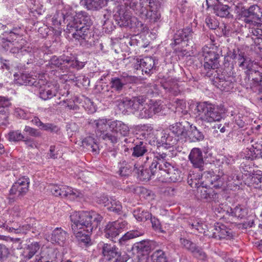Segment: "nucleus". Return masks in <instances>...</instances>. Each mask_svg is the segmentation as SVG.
Returning a JSON list of instances; mask_svg holds the SVG:
<instances>
[{"instance_id":"f257e3e1","label":"nucleus","mask_w":262,"mask_h":262,"mask_svg":"<svg viewBox=\"0 0 262 262\" xmlns=\"http://www.w3.org/2000/svg\"><path fill=\"white\" fill-rule=\"evenodd\" d=\"M70 220L75 237L79 243L87 246L91 242L89 233L97 227L102 216L94 211H75L71 213Z\"/></svg>"},{"instance_id":"f03ea898","label":"nucleus","mask_w":262,"mask_h":262,"mask_svg":"<svg viewBox=\"0 0 262 262\" xmlns=\"http://www.w3.org/2000/svg\"><path fill=\"white\" fill-rule=\"evenodd\" d=\"M94 124L99 138L113 144L117 143L121 137L126 136L129 131L126 124L117 120L99 118L94 121Z\"/></svg>"},{"instance_id":"7ed1b4c3","label":"nucleus","mask_w":262,"mask_h":262,"mask_svg":"<svg viewBox=\"0 0 262 262\" xmlns=\"http://www.w3.org/2000/svg\"><path fill=\"white\" fill-rule=\"evenodd\" d=\"M129 1V3L125 2L124 4L136 11V13L139 14L142 18L148 19L151 22H156L160 19V12L152 5L154 0H140L139 5L134 0Z\"/></svg>"},{"instance_id":"20e7f679","label":"nucleus","mask_w":262,"mask_h":262,"mask_svg":"<svg viewBox=\"0 0 262 262\" xmlns=\"http://www.w3.org/2000/svg\"><path fill=\"white\" fill-rule=\"evenodd\" d=\"M223 112V107L207 102L199 103L196 106L197 116L205 122L220 121Z\"/></svg>"},{"instance_id":"39448f33","label":"nucleus","mask_w":262,"mask_h":262,"mask_svg":"<svg viewBox=\"0 0 262 262\" xmlns=\"http://www.w3.org/2000/svg\"><path fill=\"white\" fill-rule=\"evenodd\" d=\"M165 153L160 154L156 152L155 154V159L158 161L159 170L163 171L166 182H176L181 180V172L178 168L172 166L169 163L164 162L163 160L166 158Z\"/></svg>"},{"instance_id":"423d86ee","label":"nucleus","mask_w":262,"mask_h":262,"mask_svg":"<svg viewBox=\"0 0 262 262\" xmlns=\"http://www.w3.org/2000/svg\"><path fill=\"white\" fill-rule=\"evenodd\" d=\"M241 15L246 26L255 27L251 28V31L258 30L259 25L262 23V9L260 7L257 5H251L248 9L243 10Z\"/></svg>"},{"instance_id":"0eeeda50","label":"nucleus","mask_w":262,"mask_h":262,"mask_svg":"<svg viewBox=\"0 0 262 262\" xmlns=\"http://www.w3.org/2000/svg\"><path fill=\"white\" fill-rule=\"evenodd\" d=\"M89 20V16L85 12H80L75 16L67 14L63 15V20L67 24L66 31L68 33L76 32L83 24H86Z\"/></svg>"},{"instance_id":"6e6552de","label":"nucleus","mask_w":262,"mask_h":262,"mask_svg":"<svg viewBox=\"0 0 262 262\" xmlns=\"http://www.w3.org/2000/svg\"><path fill=\"white\" fill-rule=\"evenodd\" d=\"M37 84L34 86L39 89V97L42 100H46L55 96L56 86L51 82H47L45 75L39 74L36 82Z\"/></svg>"},{"instance_id":"1a4fd4ad","label":"nucleus","mask_w":262,"mask_h":262,"mask_svg":"<svg viewBox=\"0 0 262 262\" xmlns=\"http://www.w3.org/2000/svg\"><path fill=\"white\" fill-rule=\"evenodd\" d=\"M13 36L16 37V34L11 31L10 32L9 39H5L3 38L1 41L2 47L6 50H10V52L12 53H17L18 54L20 53L22 55H25L24 52H26L27 50L24 49L23 44H24L26 41L21 38L16 41H11L10 39H12Z\"/></svg>"},{"instance_id":"9d476101","label":"nucleus","mask_w":262,"mask_h":262,"mask_svg":"<svg viewBox=\"0 0 262 262\" xmlns=\"http://www.w3.org/2000/svg\"><path fill=\"white\" fill-rule=\"evenodd\" d=\"M202 56L204 57V67L205 69H215L218 67L219 56L213 48L204 46L202 48Z\"/></svg>"},{"instance_id":"9b49d317","label":"nucleus","mask_w":262,"mask_h":262,"mask_svg":"<svg viewBox=\"0 0 262 262\" xmlns=\"http://www.w3.org/2000/svg\"><path fill=\"white\" fill-rule=\"evenodd\" d=\"M51 191L55 196L67 198L71 200H74L82 196V193L78 190L67 186L53 185L51 188Z\"/></svg>"},{"instance_id":"f8f14e48","label":"nucleus","mask_w":262,"mask_h":262,"mask_svg":"<svg viewBox=\"0 0 262 262\" xmlns=\"http://www.w3.org/2000/svg\"><path fill=\"white\" fill-rule=\"evenodd\" d=\"M154 153V159L149 167V169H143V167L138 166L136 164H134V171L137 174L138 178L143 181H147L151 179L152 176L157 173V166L158 165V161L157 159H155V154Z\"/></svg>"},{"instance_id":"ddd939ff","label":"nucleus","mask_w":262,"mask_h":262,"mask_svg":"<svg viewBox=\"0 0 262 262\" xmlns=\"http://www.w3.org/2000/svg\"><path fill=\"white\" fill-rule=\"evenodd\" d=\"M29 179L27 177L19 178L12 185L10 190V195L15 199L25 195L28 190Z\"/></svg>"},{"instance_id":"4468645a","label":"nucleus","mask_w":262,"mask_h":262,"mask_svg":"<svg viewBox=\"0 0 262 262\" xmlns=\"http://www.w3.org/2000/svg\"><path fill=\"white\" fill-rule=\"evenodd\" d=\"M126 225L127 223L122 220L109 222L104 229L105 237L113 240L114 238L119 235L121 230L125 228Z\"/></svg>"},{"instance_id":"2eb2a0df","label":"nucleus","mask_w":262,"mask_h":262,"mask_svg":"<svg viewBox=\"0 0 262 262\" xmlns=\"http://www.w3.org/2000/svg\"><path fill=\"white\" fill-rule=\"evenodd\" d=\"M158 147L168 149L176 144L178 142L177 138L171 136L169 130H163L160 133L159 136L156 138Z\"/></svg>"},{"instance_id":"dca6fc26","label":"nucleus","mask_w":262,"mask_h":262,"mask_svg":"<svg viewBox=\"0 0 262 262\" xmlns=\"http://www.w3.org/2000/svg\"><path fill=\"white\" fill-rule=\"evenodd\" d=\"M233 59L235 60L239 68L243 70H247V74H250L252 72H256V70L253 69V61L249 57L245 55L244 53L241 52L234 54Z\"/></svg>"},{"instance_id":"f3484780","label":"nucleus","mask_w":262,"mask_h":262,"mask_svg":"<svg viewBox=\"0 0 262 262\" xmlns=\"http://www.w3.org/2000/svg\"><path fill=\"white\" fill-rule=\"evenodd\" d=\"M210 229L212 234L209 236L215 238H229L232 236L231 229L220 223L215 224Z\"/></svg>"},{"instance_id":"a211bd4d","label":"nucleus","mask_w":262,"mask_h":262,"mask_svg":"<svg viewBox=\"0 0 262 262\" xmlns=\"http://www.w3.org/2000/svg\"><path fill=\"white\" fill-rule=\"evenodd\" d=\"M56 250L52 247H43L39 255H37L35 262H60L56 259Z\"/></svg>"},{"instance_id":"6ab92c4d","label":"nucleus","mask_w":262,"mask_h":262,"mask_svg":"<svg viewBox=\"0 0 262 262\" xmlns=\"http://www.w3.org/2000/svg\"><path fill=\"white\" fill-rule=\"evenodd\" d=\"M132 77L126 74H123L111 79L110 84L114 90L121 92L125 85L131 82Z\"/></svg>"},{"instance_id":"aec40b11","label":"nucleus","mask_w":262,"mask_h":262,"mask_svg":"<svg viewBox=\"0 0 262 262\" xmlns=\"http://www.w3.org/2000/svg\"><path fill=\"white\" fill-rule=\"evenodd\" d=\"M92 23L91 21L90 17L86 24H83L77 30L76 32H74L73 34V38L78 40H88L92 36V32L90 30V27Z\"/></svg>"},{"instance_id":"412c9836","label":"nucleus","mask_w":262,"mask_h":262,"mask_svg":"<svg viewBox=\"0 0 262 262\" xmlns=\"http://www.w3.org/2000/svg\"><path fill=\"white\" fill-rule=\"evenodd\" d=\"M169 130L175 136L178 141L182 142L185 141L187 137L188 132L185 126L181 122H177L170 125L169 127Z\"/></svg>"},{"instance_id":"4be33fe9","label":"nucleus","mask_w":262,"mask_h":262,"mask_svg":"<svg viewBox=\"0 0 262 262\" xmlns=\"http://www.w3.org/2000/svg\"><path fill=\"white\" fill-rule=\"evenodd\" d=\"M68 237L67 232L61 228H56L52 232L48 241L63 246Z\"/></svg>"},{"instance_id":"5701e85b","label":"nucleus","mask_w":262,"mask_h":262,"mask_svg":"<svg viewBox=\"0 0 262 262\" xmlns=\"http://www.w3.org/2000/svg\"><path fill=\"white\" fill-rule=\"evenodd\" d=\"M225 179V177L220 178L218 181H215L214 184L212 186L213 188H222L224 189L226 186L230 189H236L237 187L238 186L239 182L237 177L234 176L232 177H230L228 178V181L225 184L223 182V180Z\"/></svg>"},{"instance_id":"b1692460","label":"nucleus","mask_w":262,"mask_h":262,"mask_svg":"<svg viewBox=\"0 0 262 262\" xmlns=\"http://www.w3.org/2000/svg\"><path fill=\"white\" fill-rule=\"evenodd\" d=\"M14 81L16 83L19 85H35L37 84L36 82L38 80L37 76H35V78L33 77L32 75H30L29 74L24 73H21L20 75L18 74H15L14 75Z\"/></svg>"},{"instance_id":"393cba45","label":"nucleus","mask_w":262,"mask_h":262,"mask_svg":"<svg viewBox=\"0 0 262 262\" xmlns=\"http://www.w3.org/2000/svg\"><path fill=\"white\" fill-rule=\"evenodd\" d=\"M181 245L185 248L191 252L193 255L200 258H204L205 254L202 249L196 246L195 244L187 239L181 237L180 239Z\"/></svg>"},{"instance_id":"a878e982","label":"nucleus","mask_w":262,"mask_h":262,"mask_svg":"<svg viewBox=\"0 0 262 262\" xmlns=\"http://www.w3.org/2000/svg\"><path fill=\"white\" fill-rule=\"evenodd\" d=\"M188 158L193 166L195 167L200 168L204 164L203 153L200 148H192Z\"/></svg>"},{"instance_id":"bb28decb","label":"nucleus","mask_w":262,"mask_h":262,"mask_svg":"<svg viewBox=\"0 0 262 262\" xmlns=\"http://www.w3.org/2000/svg\"><path fill=\"white\" fill-rule=\"evenodd\" d=\"M162 85L166 92L173 95H178L180 92L178 80L176 78H168L162 83Z\"/></svg>"},{"instance_id":"cd10ccee","label":"nucleus","mask_w":262,"mask_h":262,"mask_svg":"<svg viewBox=\"0 0 262 262\" xmlns=\"http://www.w3.org/2000/svg\"><path fill=\"white\" fill-rule=\"evenodd\" d=\"M160 108L157 107L156 105L147 104L144 105L141 107L139 112H137L136 116L141 118H149L151 117L153 115L158 113Z\"/></svg>"},{"instance_id":"c85d7f7f","label":"nucleus","mask_w":262,"mask_h":262,"mask_svg":"<svg viewBox=\"0 0 262 262\" xmlns=\"http://www.w3.org/2000/svg\"><path fill=\"white\" fill-rule=\"evenodd\" d=\"M32 229V232L34 233L39 234L41 232V228L40 226L37 223H35L34 224H32V226H31L30 225H24L21 226H19V227H11V228H9V232H13L14 233H27V231Z\"/></svg>"},{"instance_id":"c756f323","label":"nucleus","mask_w":262,"mask_h":262,"mask_svg":"<svg viewBox=\"0 0 262 262\" xmlns=\"http://www.w3.org/2000/svg\"><path fill=\"white\" fill-rule=\"evenodd\" d=\"M102 253L104 258L107 260H111L120 256L118 249L115 245L108 244H103Z\"/></svg>"},{"instance_id":"7c9ffc66","label":"nucleus","mask_w":262,"mask_h":262,"mask_svg":"<svg viewBox=\"0 0 262 262\" xmlns=\"http://www.w3.org/2000/svg\"><path fill=\"white\" fill-rule=\"evenodd\" d=\"M137 64L142 72L149 74L154 69L156 64V60L152 57H145L137 61Z\"/></svg>"},{"instance_id":"2f4dec72","label":"nucleus","mask_w":262,"mask_h":262,"mask_svg":"<svg viewBox=\"0 0 262 262\" xmlns=\"http://www.w3.org/2000/svg\"><path fill=\"white\" fill-rule=\"evenodd\" d=\"M193 38V32L190 28H186L183 30H179L174 37V41L178 44L181 41L189 42Z\"/></svg>"},{"instance_id":"473e14b6","label":"nucleus","mask_w":262,"mask_h":262,"mask_svg":"<svg viewBox=\"0 0 262 262\" xmlns=\"http://www.w3.org/2000/svg\"><path fill=\"white\" fill-rule=\"evenodd\" d=\"M145 101L144 97L139 96L133 97L131 99H128L127 102L129 105V109H130L134 113L137 114L144 104Z\"/></svg>"},{"instance_id":"72a5a7b5","label":"nucleus","mask_w":262,"mask_h":262,"mask_svg":"<svg viewBox=\"0 0 262 262\" xmlns=\"http://www.w3.org/2000/svg\"><path fill=\"white\" fill-rule=\"evenodd\" d=\"M187 136L191 142L200 141L204 139L203 134L195 126L192 125L190 126Z\"/></svg>"},{"instance_id":"f704fd0d","label":"nucleus","mask_w":262,"mask_h":262,"mask_svg":"<svg viewBox=\"0 0 262 262\" xmlns=\"http://www.w3.org/2000/svg\"><path fill=\"white\" fill-rule=\"evenodd\" d=\"M108 0H84V5L89 10H98L106 5Z\"/></svg>"},{"instance_id":"c9c22d12","label":"nucleus","mask_w":262,"mask_h":262,"mask_svg":"<svg viewBox=\"0 0 262 262\" xmlns=\"http://www.w3.org/2000/svg\"><path fill=\"white\" fill-rule=\"evenodd\" d=\"M230 9L228 5L220 3L214 6L213 10L216 15L221 17H227L230 15Z\"/></svg>"},{"instance_id":"e433bc0d","label":"nucleus","mask_w":262,"mask_h":262,"mask_svg":"<svg viewBox=\"0 0 262 262\" xmlns=\"http://www.w3.org/2000/svg\"><path fill=\"white\" fill-rule=\"evenodd\" d=\"M215 82L216 83V86L222 91H228L233 87L231 80L226 79L224 76H221V77L216 78Z\"/></svg>"},{"instance_id":"4c0bfd02","label":"nucleus","mask_w":262,"mask_h":262,"mask_svg":"<svg viewBox=\"0 0 262 262\" xmlns=\"http://www.w3.org/2000/svg\"><path fill=\"white\" fill-rule=\"evenodd\" d=\"M132 156L135 157H139L143 156L147 151V144L146 143L140 141L133 148Z\"/></svg>"},{"instance_id":"58836bf2","label":"nucleus","mask_w":262,"mask_h":262,"mask_svg":"<svg viewBox=\"0 0 262 262\" xmlns=\"http://www.w3.org/2000/svg\"><path fill=\"white\" fill-rule=\"evenodd\" d=\"M40 245L37 242L32 243L29 245L24 251V256L28 259H31L39 249Z\"/></svg>"},{"instance_id":"ea45409f","label":"nucleus","mask_w":262,"mask_h":262,"mask_svg":"<svg viewBox=\"0 0 262 262\" xmlns=\"http://www.w3.org/2000/svg\"><path fill=\"white\" fill-rule=\"evenodd\" d=\"M230 213L232 216L237 219H243L247 215L248 210L244 206H237L233 209H230Z\"/></svg>"},{"instance_id":"a19ab883","label":"nucleus","mask_w":262,"mask_h":262,"mask_svg":"<svg viewBox=\"0 0 262 262\" xmlns=\"http://www.w3.org/2000/svg\"><path fill=\"white\" fill-rule=\"evenodd\" d=\"M63 62L66 64L65 66L66 67L69 66L70 67L76 68L77 69H80L84 67L83 62H80L73 57H64Z\"/></svg>"},{"instance_id":"79ce46f5","label":"nucleus","mask_w":262,"mask_h":262,"mask_svg":"<svg viewBox=\"0 0 262 262\" xmlns=\"http://www.w3.org/2000/svg\"><path fill=\"white\" fill-rule=\"evenodd\" d=\"M134 166L128 164L125 161H123L120 163L119 165V174L121 176H127L134 171Z\"/></svg>"},{"instance_id":"37998d69","label":"nucleus","mask_w":262,"mask_h":262,"mask_svg":"<svg viewBox=\"0 0 262 262\" xmlns=\"http://www.w3.org/2000/svg\"><path fill=\"white\" fill-rule=\"evenodd\" d=\"M134 216L138 221H146L151 217V213L142 209H137L134 211Z\"/></svg>"},{"instance_id":"c03bdc74","label":"nucleus","mask_w":262,"mask_h":262,"mask_svg":"<svg viewBox=\"0 0 262 262\" xmlns=\"http://www.w3.org/2000/svg\"><path fill=\"white\" fill-rule=\"evenodd\" d=\"M107 208L111 211L119 213L122 209V205L115 198H110V200L107 204Z\"/></svg>"},{"instance_id":"a18cd8bd","label":"nucleus","mask_w":262,"mask_h":262,"mask_svg":"<svg viewBox=\"0 0 262 262\" xmlns=\"http://www.w3.org/2000/svg\"><path fill=\"white\" fill-rule=\"evenodd\" d=\"M83 143L87 146L89 149H91L93 152L96 153L99 150V147L97 144L96 143L94 138L92 137L85 138L83 141Z\"/></svg>"},{"instance_id":"49530a36","label":"nucleus","mask_w":262,"mask_h":262,"mask_svg":"<svg viewBox=\"0 0 262 262\" xmlns=\"http://www.w3.org/2000/svg\"><path fill=\"white\" fill-rule=\"evenodd\" d=\"M251 186L258 189H262V176L255 174L251 178Z\"/></svg>"},{"instance_id":"de8ad7c7","label":"nucleus","mask_w":262,"mask_h":262,"mask_svg":"<svg viewBox=\"0 0 262 262\" xmlns=\"http://www.w3.org/2000/svg\"><path fill=\"white\" fill-rule=\"evenodd\" d=\"M154 262H167L164 252L161 250H156L152 255Z\"/></svg>"},{"instance_id":"09e8293b","label":"nucleus","mask_w":262,"mask_h":262,"mask_svg":"<svg viewBox=\"0 0 262 262\" xmlns=\"http://www.w3.org/2000/svg\"><path fill=\"white\" fill-rule=\"evenodd\" d=\"M144 231L140 230H132L127 232L122 237V241H126L129 239L134 238L139 236L142 235L144 234Z\"/></svg>"},{"instance_id":"8fccbe9b","label":"nucleus","mask_w":262,"mask_h":262,"mask_svg":"<svg viewBox=\"0 0 262 262\" xmlns=\"http://www.w3.org/2000/svg\"><path fill=\"white\" fill-rule=\"evenodd\" d=\"M24 138V135L19 130L10 132L8 135V139L10 141L17 142Z\"/></svg>"},{"instance_id":"3c124183","label":"nucleus","mask_w":262,"mask_h":262,"mask_svg":"<svg viewBox=\"0 0 262 262\" xmlns=\"http://www.w3.org/2000/svg\"><path fill=\"white\" fill-rule=\"evenodd\" d=\"M137 249L141 252H148L150 249V243L148 241H142L136 244Z\"/></svg>"},{"instance_id":"603ef678","label":"nucleus","mask_w":262,"mask_h":262,"mask_svg":"<svg viewBox=\"0 0 262 262\" xmlns=\"http://www.w3.org/2000/svg\"><path fill=\"white\" fill-rule=\"evenodd\" d=\"M14 113L16 117L24 119H29L31 118V113L20 108H16Z\"/></svg>"},{"instance_id":"864d4df0","label":"nucleus","mask_w":262,"mask_h":262,"mask_svg":"<svg viewBox=\"0 0 262 262\" xmlns=\"http://www.w3.org/2000/svg\"><path fill=\"white\" fill-rule=\"evenodd\" d=\"M9 112L7 109H3L0 111V125H6L8 124Z\"/></svg>"},{"instance_id":"5fc2aeb1","label":"nucleus","mask_w":262,"mask_h":262,"mask_svg":"<svg viewBox=\"0 0 262 262\" xmlns=\"http://www.w3.org/2000/svg\"><path fill=\"white\" fill-rule=\"evenodd\" d=\"M198 191L200 193V197L201 199L208 200L211 198L210 189H207L203 187H199L198 188Z\"/></svg>"},{"instance_id":"6e6d98bb","label":"nucleus","mask_w":262,"mask_h":262,"mask_svg":"<svg viewBox=\"0 0 262 262\" xmlns=\"http://www.w3.org/2000/svg\"><path fill=\"white\" fill-rule=\"evenodd\" d=\"M127 102H128V99H125L118 101V104H117L119 109L122 112L129 109V105Z\"/></svg>"},{"instance_id":"4d7b16f0","label":"nucleus","mask_w":262,"mask_h":262,"mask_svg":"<svg viewBox=\"0 0 262 262\" xmlns=\"http://www.w3.org/2000/svg\"><path fill=\"white\" fill-rule=\"evenodd\" d=\"M207 26L211 29H215L218 27L219 23L214 18L207 17L206 18Z\"/></svg>"},{"instance_id":"13d9d810","label":"nucleus","mask_w":262,"mask_h":262,"mask_svg":"<svg viewBox=\"0 0 262 262\" xmlns=\"http://www.w3.org/2000/svg\"><path fill=\"white\" fill-rule=\"evenodd\" d=\"M9 250L5 246L0 245V259L2 261L9 255Z\"/></svg>"},{"instance_id":"bf43d9fd","label":"nucleus","mask_w":262,"mask_h":262,"mask_svg":"<svg viewBox=\"0 0 262 262\" xmlns=\"http://www.w3.org/2000/svg\"><path fill=\"white\" fill-rule=\"evenodd\" d=\"M64 57H61L60 58L54 57L51 61V64L58 68L61 67V69L62 68V64L63 67H66V64H64L63 62Z\"/></svg>"},{"instance_id":"052dcab7","label":"nucleus","mask_w":262,"mask_h":262,"mask_svg":"<svg viewBox=\"0 0 262 262\" xmlns=\"http://www.w3.org/2000/svg\"><path fill=\"white\" fill-rule=\"evenodd\" d=\"M149 219H150L152 228L156 230H160L161 224L159 220L155 217H152L151 216Z\"/></svg>"},{"instance_id":"680f3d73","label":"nucleus","mask_w":262,"mask_h":262,"mask_svg":"<svg viewBox=\"0 0 262 262\" xmlns=\"http://www.w3.org/2000/svg\"><path fill=\"white\" fill-rule=\"evenodd\" d=\"M24 131L28 133L30 135L35 137H38L40 135L39 132L36 129L33 128L30 126H26Z\"/></svg>"},{"instance_id":"e2e57ef3","label":"nucleus","mask_w":262,"mask_h":262,"mask_svg":"<svg viewBox=\"0 0 262 262\" xmlns=\"http://www.w3.org/2000/svg\"><path fill=\"white\" fill-rule=\"evenodd\" d=\"M61 105H64L68 107L70 110H76L77 106L72 101L67 100L61 101L59 103Z\"/></svg>"},{"instance_id":"0e129e2a","label":"nucleus","mask_w":262,"mask_h":262,"mask_svg":"<svg viewBox=\"0 0 262 262\" xmlns=\"http://www.w3.org/2000/svg\"><path fill=\"white\" fill-rule=\"evenodd\" d=\"M40 128L47 130V131H51L53 132L55 131L56 129V126L55 125H53L52 124L50 123H47V124H43L42 123V124L41 125V127H40Z\"/></svg>"},{"instance_id":"69168bd1","label":"nucleus","mask_w":262,"mask_h":262,"mask_svg":"<svg viewBox=\"0 0 262 262\" xmlns=\"http://www.w3.org/2000/svg\"><path fill=\"white\" fill-rule=\"evenodd\" d=\"M110 200V198H108L105 195H102L97 199V202L99 204H103L104 206L107 207V204Z\"/></svg>"},{"instance_id":"338daca9","label":"nucleus","mask_w":262,"mask_h":262,"mask_svg":"<svg viewBox=\"0 0 262 262\" xmlns=\"http://www.w3.org/2000/svg\"><path fill=\"white\" fill-rule=\"evenodd\" d=\"M56 148L55 146H51L50 148V151L48 153V156L50 158L53 159H56L58 157V153L56 151Z\"/></svg>"},{"instance_id":"774afa93","label":"nucleus","mask_w":262,"mask_h":262,"mask_svg":"<svg viewBox=\"0 0 262 262\" xmlns=\"http://www.w3.org/2000/svg\"><path fill=\"white\" fill-rule=\"evenodd\" d=\"M130 18V14L128 12H126L120 16V20L122 22L123 25L126 24Z\"/></svg>"}]
</instances>
